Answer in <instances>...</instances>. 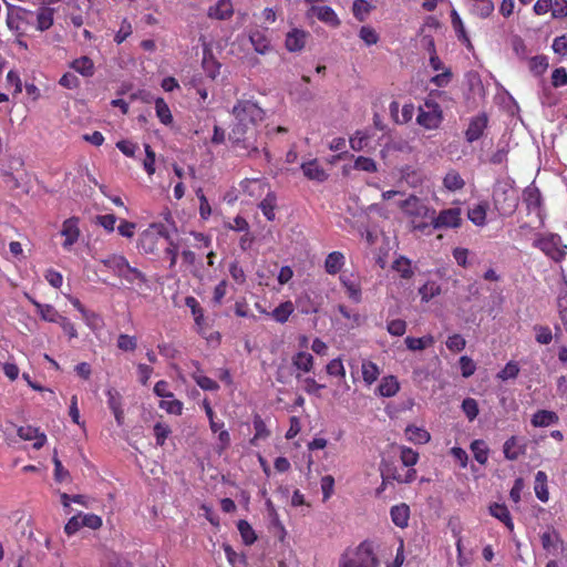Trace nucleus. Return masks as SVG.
<instances>
[{
	"label": "nucleus",
	"instance_id": "f257e3e1",
	"mask_svg": "<svg viewBox=\"0 0 567 567\" xmlns=\"http://www.w3.org/2000/svg\"><path fill=\"white\" fill-rule=\"evenodd\" d=\"M374 545L365 539L357 546L348 547L340 555L338 567H379Z\"/></svg>",
	"mask_w": 567,
	"mask_h": 567
},
{
	"label": "nucleus",
	"instance_id": "f03ea898",
	"mask_svg": "<svg viewBox=\"0 0 567 567\" xmlns=\"http://www.w3.org/2000/svg\"><path fill=\"white\" fill-rule=\"evenodd\" d=\"M400 208L405 215L412 218L411 223L413 229L425 233L426 229L430 228V224L423 221V219H431L435 210L430 209L419 197L410 195L405 200L401 202Z\"/></svg>",
	"mask_w": 567,
	"mask_h": 567
},
{
	"label": "nucleus",
	"instance_id": "7ed1b4c3",
	"mask_svg": "<svg viewBox=\"0 0 567 567\" xmlns=\"http://www.w3.org/2000/svg\"><path fill=\"white\" fill-rule=\"evenodd\" d=\"M258 126L254 124H246L241 122H234L229 133V141L235 147L245 150L247 153H258L259 147L257 143Z\"/></svg>",
	"mask_w": 567,
	"mask_h": 567
},
{
	"label": "nucleus",
	"instance_id": "20e7f679",
	"mask_svg": "<svg viewBox=\"0 0 567 567\" xmlns=\"http://www.w3.org/2000/svg\"><path fill=\"white\" fill-rule=\"evenodd\" d=\"M171 236L163 224H152L138 239V247L144 254L156 255L165 247Z\"/></svg>",
	"mask_w": 567,
	"mask_h": 567
},
{
	"label": "nucleus",
	"instance_id": "39448f33",
	"mask_svg": "<svg viewBox=\"0 0 567 567\" xmlns=\"http://www.w3.org/2000/svg\"><path fill=\"white\" fill-rule=\"evenodd\" d=\"M517 190L508 183H497L493 189V204L501 216H511L518 206Z\"/></svg>",
	"mask_w": 567,
	"mask_h": 567
},
{
	"label": "nucleus",
	"instance_id": "423d86ee",
	"mask_svg": "<svg viewBox=\"0 0 567 567\" xmlns=\"http://www.w3.org/2000/svg\"><path fill=\"white\" fill-rule=\"evenodd\" d=\"M231 114L236 122L258 126L265 120V111L251 100H237Z\"/></svg>",
	"mask_w": 567,
	"mask_h": 567
},
{
	"label": "nucleus",
	"instance_id": "0eeeda50",
	"mask_svg": "<svg viewBox=\"0 0 567 567\" xmlns=\"http://www.w3.org/2000/svg\"><path fill=\"white\" fill-rule=\"evenodd\" d=\"M533 245L555 261L561 260L567 255V245L561 243L557 234L538 235Z\"/></svg>",
	"mask_w": 567,
	"mask_h": 567
},
{
	"label": "nucleus",
	"instance_id": "6e6552de",
	"mask_svg": "<svg viewBox=\"0 0 567 567\" xmlns=\"http://www.w3.org/2000/svg\"><path fill=\"white\" fill-rule=\"evenodd\" d=\"M443 121V112L440 104L432 100H426L420 107L416 122L426 130L437 128Z\"/></svg>",
	"mask_w": 567,
	"mask_h": 567
},
{
	"label": "nucleus",
	"instance_id": "1a4fd4ad",
	"mask_svg": "<svg viewBox=\"0 0 567 567\" xmlns=\"http://www.w3.org/2000/svg\"><path fill=\"white\" fill-rule=\"evenodd\" d=\"M380 472L383 484L391 481L399 484H410L416 478V471L414 468H408L404 473H401L392 462L386 461L381 462Z\"/></svg>",
	"mask_w": 567,
	"mask_h": 567
},
{
	"label": "nucleus",
	"instance_id": "9d476101",
	"mask_svg": "<svg viewBox=\"0 0 567 567\" xmlns=\"http://www.w3.org/2000/svg\"><path fill=\"white\" fill-rule=\"evenodd\" d=\"M462 210L458 207L442 209L436 217L432 215L430 227L433 229L458 228L462 225Z\"/></svg>",
	"mask_w": 567,
	"mask_h": 567
},
{
	"label": "nucleus",
	"instance_id": "9b49d317",
	"mask_svg": "<svg viewBox=\"0 0 567 567\" xmlns=\"http://www.w3.org/2000/svg\"><path fill=\"white\" fill-rule=\"evenodd\" d=\"M523 202L528 214L534 213L543 221V197L540 190L533 184L523 192Z\"/></svg>",
	"mask_w": 567,
	"mask_h": 567
},
{
	"label": "nucleus",
	"instance_id": "f8f14e48",
	"mask_svg": "<svg viewBox=\"0 0 567 567\" xmlns=\"http://www.w3.org/2000/svg\"><path fill=\"white\" fill-rule=\"evenodd\" d=\"M527 451V442L524 437L512 435L503 444L504 457L507 461H517L525 455Z\"/></svg>",
	"mask_w": 567,
	"mask_h": 567
},
{
	"label": "nucleus",
	"instance_id": "ddd939ff",
	"mask_svg": "<svg viewBox=\"0 0 567 567\" xmlns=\"http://www.w3.org/2000/svg\"><path fill=\"white\" fill-rule=\"evenodd\" d=\"M79 221L80 219L78 217H70L62 224L61 235L64 237L62 247L68 251L71 250L72 246L79 240L81 236Z\"/></svg>",
	"mask_w": 567,
	"mask_h": 567
},
{
	"label": "nucleus",
	"instance_id": "4468645a",
	"mask_svg": "<svg viewBox=\"0 0 567 567\" xmlns=\"http://www.w3.org/2000/svg\"><path fill=\"white\" fill-rule=\"evenodd\" d=\"M340 282L346 288L348 297L354 301L360 302L362 299L361 281L354 274L343 272L340 276Z\"/></svg>",
	"mask_w": 567,
	"mask_h": 567
},
{
	"label": "nucleus",
	"instance_id": "2eb2a0df",
	"mask_svg": "<svg viewBox=\"0 0 567 567\" xmlns=\"http://www.w3.org/2000/svg\"><path fill=\"white\" fill-rule=\"evenodd\" d=\"M308 37L307 31L295 28L287 33L285 47L289 52H299L305 48Z\"/></svg>",
	"mask_w": 567,
	"mask_h": 567
},
{
	"label": "nucleus",
	"instance_id": "dca6fc26",
	"mask_svg": "<svg viewBox=\"0 0 567 567\" xmlns=\"http://www.w3.org/2000/svg\"><path fill=\"white\" fill-rule=\"evenodd\" d=\"M249 41L254 50L259 54L265 55L272 50V45L266 30H251L249 32Z\"/></svg>",
	"mask_w": 567,
	"mask_h": 567
},
{
	"label": "nucleus",
	"instance_id": "f3484780",
	"mask_svg": "<svg viewBox=\"0 0 567 567\" xmlns=\"http://www.w3.org/2000/svg\"><path fill=\"white\" fill-rule=\"evenodd\" d=\"M18 436L23 441H34L33 449L40 450L47 442V435L40 432L38 427L25 425L20 426L17 431Z\"/></svg>",
	"mask_w": 567,
	"mask_h": 567
},
{
	"label": "nucleus",
	"instance_id": "a211bd4d",
	"mask_svg": "<svg viewBox=\"0 0 567 567\" xmlns=\"http://www.w3.org/2000/svg\"><path fill=\"white\" fill-rule=\"evenodd\" d=\"M487 127V116L485 114L477 115L470 121L465 131V138L468 143H473L482 137Z\"/></svg>",
	"mask_w": 567,
	"mask_h": 567
},
{
	"label": "nucleus",
	"instance_id": "6ab92c4d",
	"mask_svg": "<svg viewBox=\"0 0 567 567\" xmlns=\"http://www.w3.org/2000/svg\"><path fill=\"white\" fill-rule=\"evenodd\" d=\"M234 14V7L230 0H218L214 6H210L207 16L215 20H227Z\"/></svg>",
	"mask_w": 567,
	"mask_h": 567
},
{
	"label": "nucleus",
	"instance_id": "aec40b11",
	"mask_svg": "<svg viewBox=\"0 0 567 567\" xmlns=\"http://www.w3.org/2000/svg\"><path fill=\"white\" fill-rule=\"evenodd\" d=\"M470 7L468 11L472 16L480 18V19H487L489 18L494 10L495 6L492 0H468Z\"/></svg>",
	"mask_w": 567,
	"mask_h": 567
},
{
	"label": "nucleus",
	"instance_id": "412c9836",
	"mask_svg": "<svg viewBox=\"0 0 567 567\" xmlns=\"http://www.w3.org/2000/svg\"><path fill=\"white\" fill-rule=\"evenodd\" d=\"M109 270H112L117 277L122 278L125 268L128 267V260L123 255L113 254L100 260Z\"/></svg>",
	"mask_w": 567,
	"mask_h": 567
},
{
	"label": "nucleus",
	"instance_id": "4be33fe9",
	"mask_svg": "<svg viewBox=\"0 0 567 567\" xmlns=\"http://www.w3.org/2000/svg\"><path fill=\"white\" fill-rule=\"evenodd\" d=\"M400 391V382L395 375L383 377L378 385L377 393L383 398H392Z\"/></svg>",
	"mask_w": 567,
	"mask_h": 567
},
{
	"label": "nucleus",
	"instance_id": "5701e85b",
	"mask_svg": "<svg viewBox=\"0 0 567 567\" xmlns=\"http://www.w3.org/2000/svg\"><path fill=\"white\" fill-rule=\"evenodd\" d=\"M558 421L559 416L556 412L549 410H538L533 414L530 423L534 427H546L553 424H557Z\"/></svg>",
	"mask_w": 567,
	"mask_h": 567
},
{
	"label": "nucleus",
	"instance_id": "b1692460",
	"mask_svg": "<svg viewBox=\"0 0 567 567\" xmlns=\"http://www.w3.org/2000/svg\"><path fill=\"white\" fill-rule=\"evenodd\" d=\"M390 516L395 526L405 528L409 525L410 507L405 503L394 505L390 509Z\"/></svg>",
	"mask_w": 567,
	"mask_h": 567
},
{
	"label": "nucleus",
	"instance_id": "393cba45",
	"mask_svg": "<svg viewBox=\"0 0 567 567\" xmlns=\"http://www.w3.org/2000/svg\"><path fill=\"white\" fill-rule=\"evenodd\" d=\"M301 169L305 176L309 179L317 182H324L328 178V174L320 166L318 159L306 162L301 165Z\"/></svg>",
	"mask_w": 567,
	"mask_h": 567
},
{
	"label": "nucleus",
	"instance_id": "a878e982",
	"mask_svg": "<svg viewBox=\"0 0 567 567\" xmlns=\"http://www.w3.org/2000/svg\"><path fill=\"white\" fill-rule=\"evenodd\" d=\"M489 514L502 522L511 532L514 529L511 513L505 504L493 503L489 506Z\"/></svg>",
	"mask_w": 567,
	"mask_h": 567
},
{
	"label": "nucleus",
	"instance_id": "bb28decb",
	"mask_svg": "<svg viewBox=\"0 0 567 567\" xmlns=\"http://www.w3.org/2000/svg\"><path fill=\"white\" fill-rule=\"evenodd\" d=\"M405 437L414 444H426L431 440V434L424 427L411 424L405 429Z\"/></svg>",
	"mask_w": 567,
	"mask_h": 567
},
{
	"label": "nucleus",
	"instance_id": "cd10ccee",
	"mask_svg": "<svg viewBox=\"0 0 567 567\" xmlns=\"http://www.w3.org/2000/svg\"><path fill=\"white\" fill-rule=\"evenodd\" d=\"M344 255L341 251L330 252L324 260V270L329 275H337L344 265Z\"/></svg>",
	"mask_w": 567,
	"mask_h": 567
},
{
	"label": "nucleus",
	"instance_id": "c85d7f7f",
	"mask_svg": "<svg viewBox=\"0 0 567 567\" xmlns=\"http://www.w3.org/2000/svg\"><path fill=\"white\" fill-rule=\"evenodd\" d=\"M311 10L313 11V13L316 14V17L324 22V23H329L331 25H339L340 24V20L337 16V13L334 12V10L329 7V6H313L311 8Z\"/></svg>",
	"mask_w": 567,
	"mask_h": 567
},
{
	"label": "nucleus",
	"instance_id": "c756f323",
	"mask_svg": "<svg viewBox=\"0 0 567 567\" xmlns=\"http://www.w3.org/2000/svg\"><path fill=\"white\" fill-rule=\"evenodd\" d=\"M30 301L37 308L38 313L40 315L42 320L58 323L59 320L61 319L62 316L56 311V309L52 305H43L32 298H30Z\"/></svg>",
	"mask_w": 567,
	"mask_h": 567
},
{
	"label": "nucleus",
	"instance_id": "7c9ffc66",
	"mask_svg": "<svg viewBox=\"0 0 567 567\" xmlns=\"http://www.w3.org/2000/svg\"><path fill=\"white\" fill-rule=\"evenodd\" d=\"M291 361H292V365L297 370L302 371L305 373L310 372L312 370L313 363H315V359H313L312 354H310L309 352H305V351H299L296 354H293Z\"/></svg>",
	"mask_w": 567,
	"mask_h": 567
},
{
	"label": "nucleus",
	"instance_id": "2f4dec72",
	"mask_svg": "<svg viewBox=\"0 0 567 567\" xmlns=\"http://www.w3.org/2000/svg\"><path fill=\"white\" fill-rule=\"evenodd\" d=\"M535 494L536 497L543 502L547 503L549 499V492L547 486V474L543 471H538L535 475Z\"/></svg>",
	"mask_w": 567,
	"mask_h": 567
},
{
	"label": "nucleus",
	"instance_id": "473e14b6",
	"mask_svg": "<svg viewBox=\"0 0 567 567\" xmlns=\"http://www.w3.org/2000/svg\"><path fill=\"white\" fill-rule=\"evenodd\" d=\"M405 346L411 351H421L429 347H432L435 339L432 334H427L421 338L406 337L404 339Z\"/></svg>",
	"mask_w": 567,
	"mask_h": 567
},
{
	"label": "nucleus",
	"instance_id": "72a5a7b5",
	"mask_svg": "<svg viewBox=\"0 0 567 567\" xmlns=\"http://www.w3.org/2000/svg\"><path fill=\"white\" fill-rule=\"evenodd\" d=\"M488 204L486 202L480 203L467 212L468 219L476 226H484L486 224V214Z\"/></svg>",
	"mask_w": 567,
	"mask_h": 567
},
{
	"label": "nucleus",
	"instance_id": "f704fd0d",
	"mask_svg": "<svg viewBox=\"0 0 567 567\" xmlns=\"http://www.w3.org/2000/svg\"><path fill=\"white\" fill-rule=\"evenodd\" d=\"M255 435L250 440L251 445H258V441L266 440L270 436V431L267 429V425L262 417L259 414L254 415L252 420Z\"/></svg>",
	"mask_w": 567,
	"mask_h": 567
},
{
	"label": "nucleus",
	"instance_id": "c9c22d12",
	"mask_svg": "<svg viewBox=\"0 0 567 567\" xmlns=\"http://www.w3.org/2000/svg\"><path fill=\"white\" fill-rule=\"evenodd\" d=\"M361 370L363 381L367 385L373 384L379 379L381 373L379 367L370 360L362 361Z\"/></svg>",
	"mask_w": 567,
	"mask_h": 567
},
{
	"label": "nucleus",
	"instance_id": "e433bc0d",
	"mask_svg": "<svg viewBox=\"0 0 567 567\" xmlns=\"http://www.w3.org/2000/svg\"><path fill=\"white\" fill-rule=\"evenodd\" d=\"M221 64L210 52H205L203 58V69L208 78L215 80L220 73Z\"/></svg>",
	"mask_w": 567,
	"mask_h": 567
},
{
	"label": "nucleus",
	"instance_id": "4c0bfd02",
	"mask_svg": "<svg viewBox=\"0 0 567 567\" xmlns=\"http://www.w3.org/2000/svg\"><path fill=\"white\" fill-rule=\"evenodd\" d=\"M277 206V197L272 192H269L260 202L259 208L267 220L272 221L276 217L275 209Z\"/></svg>",
	"mask_w": 567,
	"mask_h": 567
},
{
	"label": "nucleus",
	"instance_id": "58836bf2",
	"mask_svg": "<svg viewBox=\"0 0 567 567\" xmlns=\"http://www.w3.org/2000/svg\"><path fill=\"white\" fill-rule=\"evenodd\" d=\"M71 68L83 76H92L94 74V63L89 56H81L71 63Z\"/></svg>",
	"mask_w": 567,
	"mask_h": 567
},
{
	"label": "nucleus",
	"instance_id": "ea45409f",
	"mask_svg": "<svg viewBox=\"0 0 567 567\" xmlns=\"http://www.w3.org/2000/svg\"><path fill=\"white\" fill-rule=\"evenodd\" d=\"M392 269L399 272L403 279H411L414 275L411 260L404 256H400L393 261Z\"/></svg>",
	"mask_w": 567,
	"mask_h": 567
},
{
	"label": "nucleus",
	"instance_id": "a19ab883",
	"mask_svg": "<svg viewBox=\"0 0 567 567\" xmlns=\"http://www.w3.org/2000/svg\"><path fill=\"white\" fill-rule=\"evenodd\" d=\"M293 310V303L290 300H288L281 302L278 307H276L271 312V317L275 321L279 323H285L288 321Z\"/></svg>",
	"mask_w": 567,
	"mask_h": 567
},
{
	"label": "nucleus",
	"instance_id": "79ce46f5",
	"mask_svg": "<svg viewBox=\"0 0 567 567\" xmlns=\"http://www.w3.org/2000/svg\"><path fill=\"white\" fill-rule=\"evenodd\" d=\"M155 111L156 116L158 117L162 124L171 125L173 123L172 112L163 97H157L155 100Z\"/></svg>",
	"mask_w": 567,
	"mask_h": 567
},
{
	"label": "nucleus",
	"instance_id": "37998d69",
	"mask_svg": "<svg viewBox=\"0 0 567 567\" xmlns=\"http://www.w3.org/2000/svg\"><path fill=\"white\" fill-rule=\"evenodd\" d=\"M528 66H529L530 72L535 76H540L546 72V70L549 66L548 58L544 54L535 55L529 59Z\"/></svg>",
	"mask_w": 567,
	"mask_h": 567
},
{
	"label": "nucleus",
	"instance_id": "c03bdc74",
	"mask_svg": "<svg viewBox=\"0 0 567 567\" xmlns=\"http://www.w3.org/2000/svg\"><path fill=\"white\" fill-rule=\"evenodd\" d=\"M560 542V537L557 530L550 529L540 534V543L546 551L557 549V545Z\"/></svg>",
	"mask_w": 567,
	"mask_h": 567
},
{
	"label": "nucleus",
	"instance_id": "a18cd8bd",
	"mask_svg": "<svg viewBox=\"0 0 567 567\" xmlns=\"http://www.w3.org/2000/svg\"><path fill=\"white\" fill-rule=\"evenodd\" d=\"M471 451L473 452L474 458L482 465L488 460V447L483 440H474L471 443Z\"/></svg>",
	"mask_w": 567,
	"mask_h": 567
},
{
	"label": "nucleus",
	"instance_id": "49530a36",
	"mask_svg": "<svg viewBox=\"0 0 567 567\" xmlns=\"http://www.w3.org/2000/svg\"><path fill=\"white\" fill-rule=\"evenodd\" d=\"M399 451L402 464L409 468H413V466L419 462V453L405 445H400Z\"/></svg>",
	"mask_w": 567,
	"mask_h": 567
},
{
	"label": "nucleus",
	"instance_id": "de8ad7c7",
	"mask_svg": "<svg viewBox=\"0 0 567 567\" xmlns=\"http://www.w3.org/2000/svg\"><path fill=\"white\" fill-rule=\"evenodd\" d=\"M237 528L245 545H252L256 542L257 535L247 520L240 519L237 524Z\"/></svg>",
	"mask_w": 567,
	"mask_h": 567
},
{
	"label": "nucleus",
	"instance_id": "09e8293b",
	"mask_svg": "<svg viewBox=\"0 0 567 567\" xmlns=\"http://www.w3.org/2000/svg\"><path fill=\"white\" fill-rule=\"evenodd\" d=\"M373 6L367 0H354L352 4L353 16L359 21H364L367 16L371 12Z\"/></svg>",
	"mask_w": 567,
	"mask_h": 567
},
{
	"label": "nucleus",
	"instance_id": "8fccbe9b",
	"mask_svg": "<svg viewBox=\"0 0 567 567\" xmlns=\"http://www.w3.org/2000/svg\"><path fill=\"white\" fill-rule=\"evenodd\" d=\"M419 293L423 301H429L441 293V287L435 281H427L419 289Z\"/></svg>",
	"mask_w": 567,
	"mask_h": 567
},
{
	"label": "nucleus",
	"instance_id": "3c124183",
	"mask_svg": "<svg viewBox=\"0 0 567 567\" xmlns=\"http://www.w3.org/2000/svg\"><path fill=\"white\" fill-rule=\"evenodd\" d=\"M443 184L449 190L453 192L463 188L465 185L461 175L455 171H451L445 175Z\"/></svg>",
	"mask_w": 567,
	"mask_h": 567
},
{
	"label": "nucleus",
	"instance_id": "603ef678",
	"mask_svg": "<svg viewBox=\"0 0 567 567\" xmlns=\"http://www.w3.org/2000/svg\"><path fill=\"white\" fill-rule=\"evenodd\" d=\"M116 346L120 350L124 352L135 351L137 348V338L135 336H128L126 333H121L117 337Z\"/></svg>",
	"mask_w": 567,
	"mask_h": 567
},
{
	"label": "nucleus",
	"instance_id": "864d4df0",
	"mask_svg": "<svg viewBox=\"0 0 567 567\" xmlns=\"http://www.w3.org/2000/svg\"><path fill=\"white\" fill-rule=\"evenodd\" d=\"M353 168L368 173H375L378 171L375 161L365 156H358L354 161Z\"/></svg>",
	"mask_w": 567,
	"mask_h": 567
},
{
	"label": "nucleus",
	"instance_id": "5fc2aeb1",
	"mask_svg": "<svg viewBox=\"0 0 567 567\" xmlns=\"http://www.w3.org/2000/svg\"><path fill=\"white\" fill-rule=\"evenodd\" d=\"M462 411L464 412L468 421H474L480 413L477 401L473 398L464 399L462 402Z\"/></svg>",
	"mask_w": 567,
	"mask_h": 567
},
{
	"label": "nucleus",
	"instance_id": "6e6d98bb",
	"mask_svg": "<svg viewBox=\"0 0 567 567\" xmlns=\"http://www.w3.org/2000/svg\"><path fill=\"white\" fill-rule=\"evenodd\" d=\"M192 378L196 382V384L205 391H217L219 389L218 383L206 375H203L200 373H194Z\"/></svg>",
	"mask_w": 567,
	"mask_h": 567
},
{
	"label": "nucleus",
	"instance_id": "4d7b16f0",
	"mask_svg": "<svg viewBox=\"0 0 567 567\" xmlns=\"http://www.w3.org/2000/svg\"><path fill=\"white\" fill-rule=\"evenodd\" d=\"M168 399L169 400H162L159 402V408L169 414L181 415L183 412V402L174 398Z\"/></svg>",
	"mask_w": 567,
	"mask_h": 567
},
{
	"label": "nucleus",
	"instance_id": "13d9d810",
	"mask_svg": "<svg viewBox=\"0 0 567 567\" xmlns=\"http://www.w3.org/2000/svg\"><path fill=\"white\" fill-rule=\"evenodd\" d=\"M359 37L367 45L377 44L380 39L377 31L370 25L361 27L359 31Z\"/></svg>",
	"mask_w": 567,
	"mask_h": 567
},
{
	"label": "nucleus",
	"instance_id": "bf43d9fd",
	"mask_svg": "<svg viewBox=\"0 0 567 567\" xmlns=\"http://www.w3.org/2000/svg\"><path fill=\"white\" fill-rule=\"evenodd\" d=\"M326 372L331 377L344 379L346 369L340 358L332 359L326 367Z\"/></svg>",
	"mask_w": 567,
	"mask_h": 567
},
{
	"label": "nucleus",
	"instance_id": "052dcab7",
	"mask_svg": "<svg viewBox=\"0 0 567 567\" xmlns=\"http://www.w3.org/2000/svg\"><path fill=\"white\" fill-rule=\"evenodd\" d=\"M122 278L125 279L130 284H133L136 280L140 281L141 284L147 282L146 276L137 268L132 267L130 264H128V267L125 268V271H124V275L122 276Z\"/></svg>",
	"mask_w": 567,
	"mask_h": 567
},
{
	"label": "nucleus",
	"instance_id": "680f3d73",
	"mask_svg": "<svg viewBox=\"0 0 567 567\" xmlns=\"http://www.w3.org/2000/svg\"><path fill=\"white\" fill-rule=\"evenodd\" d=\"M445 344L450 351L456 353L465 349L466 340L460 333H454L447 338Z\"/></svg>",
	"mask_w": 567,
	"mask_h": 567
},
{
	"label": "nucleus",
	"instance_id": "e2e57ef3",
	"mask_svg": "<svg viewBox=\"0 0 567 567\" xmlns=\"http://www.w3.org/2000/svg\"><path fill=\"white\" fill-rule=\"evenodd\" d=\"M81 524H83V527H87L93 530L100 529L103 525L102 517L93 513H81Z\"/></svg>",
	"mask_w": 567,
	"mask_h": 567
},
{
	"label": "nucleus",
	"instance_id": "0e129e2a",
	"mask_svg": "<svg viewBox=\"0 0 567 567\" xmlns=\"http://www.w3.org/2000/svg\"><path fill=\"white\" fill-rule=\"evenodd\" d=\"M519 373V367L516 362L509 361L506 365L497 373V378L506 381L508 379L517 378Z\"/></svg>",
	"mask_w": 567,
	"mask_h": 567
},
{
	"label": "nucleus",
	"instance_id": "69168bd1",
	"mask_svg": "<svg viewBox=\"0 0 567 567\" xmlns=\"http://www.w3.org/2000/svg\"><path fill=\"white\" fill-rule=\"evenodd\" d=\"M171 432L172 431H171L169 425L162 423V422H157L154 425V435L156 439V444L159 446H163L165 444L166 439L171 434Z\"/></svg>",
	"mask_w": 567,
	"mask_h": 567
},
{
	"label": "nucleus",
	"instance_id": "338daca9",
	"mask_svg": "<svg viewBox=\"0 0 567 567\" xmlns=\"http://www.w3.org/2000/svg\"><path fill=\"white\" fill-rule=\"evenodd\" d=\"M38 29L45 31L53 24V17L50 9H42L37 16Z\"/></svg>",
	"mask_w": 567,
	"mask_h": 567
},
{
	"label": "nucleus",
	"instance_id": "774afa93",
	"mask_svg": "<svg viewBox=\"0 0 567 567\" xmlns=\"http://www.w3.org/2000/svg\"><path fill=\"white\" fill-rule=\"evenodd\" d=\"M386 330L391 336L401 337L406 331V322L402 319L390 320L386 324Z\"/></svg>",
	"mask_w": 567,
	"mask_h": 567
}]
</instances>
